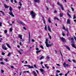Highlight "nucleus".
<instances>
[{
  "mask_svg": "<svg viewBox=\"0 0 76 76\" xmlns=\"http://www.w3.org/2000/svg\"><path fill=\"white\" fill-rule=\"evenodd\" d=\"M9 10L10 11V12H9V14L11 16H12V17H15V15L13 14V12H12V8L11 7H10Z\"/></svg>",
  "mask_w": 76,
  "mask_h": 76,
  "instance_id": "nucleus-1",
  "label": "nucleus"
},
{
  "mask_svg": "<svg viewBox=\"0 0 76 76\" xmlns=\"http://www.w3.org/2000/svg\"><path fill=\"white\" fill-rule=\"evenodd\" d=\"M30 13L31 15V16L32 18L33 19H34L35 17V16H36V13H35L33 11H31L30 12Z\"/></svg>",
  "mask_w": 76,
  "mask_h": 76,
  "instance_id": "nucleus-2",
  "label": "nucleus"
},
{
  "mask_svg": "<svg viewBox=\"0 0 76 76\" xmlns=\"http://www.w3.org/2000/svg\"><path fill=\"white\" fill-rule=\"evenodd\" d=\"M58 5V6H60L61 8V9L62 10H64V8H63V5L61 4H60L59 3V2H58L57 3Z\"/></svg>",
  "mask_w": 76,
  "mask_h": 76,
  "instance_id": "nucleus-3",
  "label": "nucleus"
},
{
  "mask_svg": "<svg viewBox=\"0 0 76 76\" xmlns=\"http://www.w3.org/2000/svg\"><path fill=\"white\" fill-rule=\"evenodd\" d=\"M46 45L47 47H51V46H52V45H53V44L52 43L50 45H49V44H48V43H47V44H46Z\"/></svg>",
  "mask_w": 76,
  "mask_h": 76,
  "instance_id": "nucleus-4",
  "label": "nucleus"
},
{
  "mask_svg": "<svg viewBox=\"0 0 76 76\" xmlns=\"http://www.w3.org/2000/svg\"><path fill=\"white\" fill-rule=\"evenodd\" d=\"M60 39H61L62 41H63V42H65V41H66V39L63 37H60Z\"/></svg>",
  "mask_w": 76,
  "mask_h": 76,
  "instance_id": "nucleus-5",
  "label": "nucleus"
},
{
  "mask_svg": "<svg viewBox=\"0 0 76 76\" xmlns=\"http://www.w3.org/2000/svg\"><path fill=\"white\" fill-rule=\"evenodd\" d=\"M2 47L3 49V50H7V48H6V46L3 45H2Z\"/></svg>",
  "mask_w": 76,
  "mask_h": 76,
  "instance_id": "nucleus-6",
  "label": "nucleus"
},
{
  "mask_svg": "<svg viewBox=\"0 0 76 76\" xmlns=\"http://www.w3.org/2000/svg\"><path fill=\"white\" fill-rule=\"evenodd\" d=\"M32 73L33 74V75L35 76H37V74L36 73V72L34 71H33L32 72Z\"/></svg>",
  "mask_w": 76,
  "mask_h": 76,
  "instance_id": "nucleus-7",
  "label": "nucleus"
},
{
  "mask_svg": "<svg viewBox=\"0 0 76 76\" xmlns=\"http://www.w3.org/2000/svg\"><path fill=\"white\" fill-rule=\"evenodd\" d=\"M63 65H64V67H66V66L67 67H69V65H68V64H66V63H64Z\"/></svg>",
  "mask_w": 76,
  "mask_h": 76,
  "instance_id": "nucleus-8",
  "label": "nucleus"
},
{
  "mask_svg": "<svg viewBox=\"0 0 76 76\" xmlns=\"http://www.w3.org/2000/svg\"><path fill=\"white\" fill-rule=\"evenodd\" d=\"M48 30L50 32H51V28L50 27V26H48Z\"/></svg>",
  "mask_w": 76,
  "mask_h": 76,
  "instance_id": "nucleus-9",
  "label": "nucleus"
},
{
  "mask_svg": "<svg viewBox=\"0 0 76 76\" xmlns=\"http://www.w3.org/2000/svg\"><path fill=\"white\" fill-rule=\"evenodd\" d=\"M28 69H33L34 68V66H31L29 65H28Z\"/></svg>",
  "mask_w": 76,
  "mask_h": 76,
  "instance_id": "nucleus-10",
  "label": "nucleus"
},
{
  "mask_svg": "<svg viewBox=\"0 0 76 76\" xmlns=\"http://www.w3.org/2000/svg\"><path fill=\"white\" fill-rule=\"evenodd\" d=\"M65 47L66 49H67V50H70V48H69L68 46L66 45Z\"/></svg>",
  "mask_w": 76,
  "mask_h": 76,
  "instance_id": "nucleus-11",
  "label": "nucleus"
},
{
  "mask_svg": "<svg viewBox=\"0 0 76 76\" xmlns=\"http://www.w3.org/2000/svg\"><path fill=\"white\" fill-rule=\"evenodd\" d=\"M4 6L6 9H8L9 7V6L6 5V4H4Z\"/></svg>",
  "mask_w": 76,
  "mask_h": 76,
  "instance_id": "nucleus-12",
  "label": "nucleus"
},
{
  "mask_svg": "<svg viewBox=\"0 0 76 76\" xmlns=\"http://www.w3.org/2000/svg\"><path fill=\"white\" fill-rule=\"evenodd\" d=\"M22 36L20 34H18V37L20 38V39H22Z\"/></svg>",
  "mask_w": 76,
  "mask_h": 76,
  "instance_id": "nucleus-13",
  "label": "nucleus"
},
{
  "mask_svg": "<svg viewBox=\"0 0 76 76\" xmlns=\"http://www.w3.org/2000/svg\"><path fill=\"white\" fill-rule=\"evenodd\" d=\"M67 23H68V24H70V21L69 19H68L67 20Z\"/></svg>",
  "mask_w": 76,
  "mask_h": 76,
  "instance_id": "nucleus-14",
  "label": "nucleus"
},
{
  "mask_svg": "<svg viewBox=\"0 0 76 76\" xmlns=\"http://www.w3.org/2000/svg\"><path fill=\"white\" fill-rule=\"evenodd\" d=\"M71 45L72 47H73L74 48H76V46H75V44H72V45Z\"/></svg>",
  "mask_w": 76,
  "mask_h": 76,
  "instance_id": "nucleus-15",
  "label": "nucleus"
},
{
  "mask_svg": "<svg viewBox=\"0 0 76 76\" xmlns=\"http://www.w3.org/2000/svg\"><path fill=\"white\" fill-rule=\"evenodd\" d=\"M34 1L35 3H37H37L39 2V0H34Z\"/></svg>",
  "mask_w": 76,
  "mask_h": 76,
  "instance_id": "nucleus-16",
  "label": "nucleus"
},
{
  "mask_svg": "<svg viewBox=\"0 0 76 76\" xmlns=\"http://www.w3.org/2000/svg\"><path fill=\"white\" fill-rule=\"evenodd\" d=\"M59 16H60V17H63V13H60L59 14Z\"/></svg>",
  "mask_w": 76,
  "mask_h": 76,
  "instance_id": "nucleus-17",
  "label": "nucleus"
},
{
  "mask_svg": "<svg viewBox=\"0 0 76 76\" xmlns=\"http://www.w3.org/2000/svg\"><path fill=\"white\" fill-rule=\"evenodd\" d=\"M7 45L8 47H9V48H11V47L7 43L6 44Z\"/></svg>",
  "mask_w": 76,
  "mask_h": 76,
  "instance_id": "nucleus-18",
  "label": "nucleus"
},
{
  "mask_svg": "<svg viewBox=\"0 0 76 76\" xmlns=\"http://www.w3.org/2000/svg\"><path fill=\"white\" fill-rule=\"evenodd\" d=\"M54 20H56V19H57L58 20H60L58 18H57L56 17H54Z\"/></svg>",
  "mask_w": 76,
  "mask_h": 76,
  "instance_id": "nucleus-19",
  "label": "nucleus"
},
{
  "mask_svg": "<svg viewBox=\"0 0 76 76\" xmlns=\"http://www.w3.org/2000/svg\"><path fill=\"white\" fill-rule=\"evenodd\" d=\"M39 70H40V71H41V72H44V69H43L42 68L40 69Z\"/></svg>",
  "mask_w": 76,
  "mask_h": 76,
  "instance_id": "nucleus-20",
  "label": "nucleus"
},
{
  "mask_svg": "<svg viewBox=\"0 0 76 76\" xmlns=\"http://www.w3.org/2000/svg\"><path fill=\"white\" fill-rule=\"evenodd\" d=\"M0 12L2 13L3 15H5V14H4V12L3 11H0Z\"/></svg>",
  "mask_w": 76,
  "mask_h": 76,
  "instance_id": "nucleus-21",
  "label": "nucleus"
},
{
  "mask_svg": "<svg viewBox=\"0 0 76 76\" xmlns=\"http://www.w3.org/2000/svg\"><path fill=\"white\" fill-rule=\"evenodd\" d=\"M44 58V57L42 56L39 58V60H42V59H43Z\"/></svg>",
  "mask_w": 76,
  "mask_h": 76,
  "instance_id": "nucleus-22",
  "label": "nucleus"
},
{
  "mask_svg": "<svg viewBox=\"0 0 76 76\" xmlns=\"http://www.w3.org/2000/svg\"><path fill=\"white\" fill-rule=\"evenodd\" d=\"M46 45L48 44V39H46V42H45Z\"/></svg>",
  "mask_w": 76,
  "mask_h": 76,
  "instance_id": "nucleus-23",
  "label": "nucleus"
},
{
  "mask_svg": "<svg viewBox=\"0 0 76 76\" xmlns=\"http://www.w3.org/2000/svg\"><path fill=\"white\" fill-rule=\"evenodd\" d=\"M45 67H46V68H47V69H49V67H48V66H47V64H45Z\"/></svg>",
  "mask_w": 76,
  "mask_h": 76,
  "instance_id": "nucleus-24",
  "label": "nucleus"
},
{
  "mask_svg": "<svg viewBox=\"0 0 76 76\" xmlns=\"http://www.w3.org/2000/svg\"><path fill=\"white\" fill-rule=\"evenodd\" d=\"M48 22H49V23H51V20H50V18H48Z\"/></svg>",
  "mask_w": 76,
  "mask_h": 76,
  "instance_id": "nucleus-25",
  "label": "nucleus"
},
{
  "mask_svg": "<svg viewBox=\"0 0 76 76\" xmlns=\"http://www.w3.org/2000/svg\"><path fill=\"white\" fill-rule=\"evenodd\" d=\"M41 52V50H38L36 51V53L37 54H38V53H40Z\"/></svg>",
  "mask_w": 76,
  "mask_h": 76,
  "instance_id": "nucleus-26",
  "label": "nucleus"
},
{
  "mask_svg": "<svg viewBox=\"0 0 76 76\" xmlns=\"http://www.w3.org/2000/svg\"><path fill=\"white\" fill-rule=\"evenodd\" d=\"M17 22L20 24H21V22L20 21H17Z\"/></svg>",
  "mask_w": 76,
  "mask_h": 76,
  "instance_id": "nucleus-27",
  "label": "nucleus"
},
{
  "mask_svg": "<svg viewBox=\"0 0 76 76\" xmlns=\"http://www.w3.org/2000/svg\"><path fill=\"white\" fill-rule=\"evenodd\" d=\"M62 26H63V29H64V30H65V27L64 26V25L63 24L62 25Z\"/></svg>",
  "mask_w": 76,
  "mask_h": 76,
  "instance_id": "nucleus-28",
  "label": "nucleus"
},
{
  "mask_svg": "<svg viewBox=\"0 0 76 76\" xmlns=\"http://www.w3.org/2000/svg\"><path fill=\"white\" fill-rule=\"evenodd\" d=\"M29 34V39H31V35H30V32H29L28 33Z\"/></svg>",
  "mask_w": 76,
  "mask_h": 76,
  "instance_id": "nucleus-29",
  "label": "nucleus"
},
{
  "mask_svg": "<svg viewBox=\"0 0 76 76\" xmlns=\"http://www.w3.org/2000/svg\"><path fill=\"white\" fill-rule=\"evenodd\" d=\"M4 32L5 34H7V30H5L4 31Z\"/></svg>",
  "mask_w": 76,
  "mask_h": 76,
  "instance_id": "nucleus-30",
  "label": "nucleus"
},
{
  "mask_svg": "<svg viewBox=\"0 0 76 76\" xmlns=\"http://www.w3.org/2000/svg\"><path fill=\"white\" fill-rule=\"evenodd\" d=\"M19 4H20V6H22V4L21 3V2H19Z\"/></svg>",
  "mask_w": 76,
  "mask_h": 76,
  "instance_id": "nucleus-31",
  "label": "nucleus"
},
{
  "mask_svg": "<svg viewBox=\"0 0 76 76\" xmlns=\"http://www.w3.org/2000/svg\"><path fill=\"white\" fill-rule=\"evenodd\" d=\"M10 54H11V53H9L8 54L7 56L8 57V56H10Z\"/></svg>",
  "mask_w": 76,
  "mask_h": 76,
  "instance_id": "nucleus-32",
  "label": "nucleus"
},
{
  "mask_svg": "<svg viewBox=\"0 0 76 76\" xmlns=\"http://www.w3.org/2000/svg\"><path fill=\"white\" fill-rule=\"evenodd\" d=\"M40 47L42 49H44V48H43V46L42 45L40 46Z\"/></svg>",
  "mask_w": 76,
  "mask_h": 76,
  "instance_id": "nucleus-33",
  "label": "nucleus"
},
{
  "mask_svg": "<svg viewBox=\"0 0 76 76\" xmlns=\"http://www.w3.org/2000/svg\"><path fill=\"white\" fill-rule=\"evenodd\" d=\"M21 24L22 25H25V23H22L21 22Z\"/></svg>",
  "mask_w": 76,
  "mask_h": 76,
  "instance_id": "nucleus-34",
  "label": "nucleus"
},
{
  "mask_svg": "<svg viewBox=\"0 0 76 76\" xmlns=\"http://www.w3.org/2000/svg\"><path fill=\"white\" fill-rule=\"evenodd\" d=\"M47 58V60H50V57L48 56Z\"/></svg>",
  "mask_w": 76,
  "mask_h": 76,
  "instance_id": "nucleus-35",
  "label": "nucleus"
},
{
  "mask_svg": "<svg viewBox=\"0 0 76 76\" xmlns=\"http://www.w3.org/2000/svg\"><path fill=\"white\" fill-rule=\"evenodd\" d=\"M0 64H3L4 65V63L3 62H1L0 63Z\"/></svg>",
  "mask_w": 76,
  "mask_h": 76,
  "instance_id": "nucleus-36",
  "label": "nucleus"
},
{
  "mask_svg": "<svg viewBox=\"0 0 76 76\" xmlns=\"http://www.w3.org/2000/svg\"><path fill=\"white\" fill-rule=\"evenodd\" d=\"M2 55H3V56H4L5 55V53H4V52H3L2 53Z\"/></svg>",
  "mask_w": 76,
  "mask_h": 76,
  "instance_id": "nucleus-37",
  "label": "nucleus"
},
{
  "mask_svg": "<svg viewBox=\"0 0 76 76\" xmlns=\"http://www.w3.org/2000/svg\"><path fill=\"white\" fill-rule=\"evenodd\" d=\"M36 50L37 51H38V50H39V48H36Z\"/></svg>",
  "mask_w": 76,
  "mask_h": 76,
  "instance_id": "nucleus-38",
  "label": "nucleus"
},
{
  "mask_svg": "<svg viewBox=\"0 0 76 76\" xmlns=\"http://www.w3.org/2000/svg\"><path fill=\"white\" fill-rule=\"evenodd\" d=\"M76 18V16H75V15H74V17H73V19H75Z\"/></svg>",
  "mask_w": 76,
  "mask_h": 76,
  "instance_id": "nucleus-39",
  "label": "nucleus"
},
{
  "mask_svg": "<svg viewBox=\"0 0 76 76\" xmlns=\"http://www.w3.org/2000/svg\"><path fill=\"white\" fill-rule=\"evenodd\" d=\"M23 28L24 29H25V30H26V28L25 27H23Z\"/></svg>",
  "mask_w": 76,
  "mask_h": 76,
  "instance_id": "nucleus-40",
  "label": "nucleus"
},
{
  "mask_svg": "<svg viewBox=\"0 0 76 76\" xmlns=\"http://www.w3.org/2000/svg\"><path fill=\"white\" fill-rule=\"evenodd\" d=\"M73 38H74V39H75V41L76 42V37L75 36H74Z\"/></svg>",
  "mask_w": 76,
  "mask_h": 76,
  "instance_id": "nucleus-41",
  "label": "nucleus"
},
{
  "mask_svg": "<svg viewBox=\"0 0 76 76\" xmlns=\"http://www.w3.org/2000/svg\"><path fill=\"white\" fill-rule=\"evenodd\" d=\"M69 31H67V36H69Z\"/></svg>",
  "mask_w": 76,
  "mask_h": 76,
  "instance_id": "nucleus-42",
  "label": "nucleus"
},
{
  "mask_svg": "<svg viewBox=\"0 0 76 76\" xmlns=\"http://www.w3.org/2000/svg\"><path fill=\"white\" fill-rule=\"evenodd\" d=\"M34 67L35 68H37V66L36 65H34Z\"/></svg>",
  "mask_w": 76,
  "mask_h": 76,
  "instance_id": "nucleus-43",
  "label": "nucleus"
},
{
  "mask_svg": "<svg viewBox=\"0 0 76 76\" xmlns=\"http://www.w3.org/2000/svg\"><path fill=\"white\" fill-rule=\"evenodd\" d=\"M71 9H72V10L73 12V11H74V9H73V8L72 7Z\"/></svg>",
  "mask_w": 76,
  "mask_h": 76,
  "instance_id": "nucleus-44",
  "label": "nucleus"
},
{
  "mask_svg": "<svg viewBox=\"0 0 76 76\" xmlns=\"http://www.w3.org/2000/svg\"><path fill=\"white\" fill-rule=\"evenodd\" d=\"M71 43L72 44H74V42H73V41H72Z\"/></svg>",
  "mask_w": 76,
  "mask_h": 76,
  "instance_id": "nucleus-45",
  "label": "nucleus"
},
{
  "mask_svg": "<svg viewBox=\"0 0 76 76\" xmlns=\"http://www.w3.org/2000/svg\"><path fill=\"white\" fill-rule=\"evenodd\" d=\"M10 32H12V28H10Z\"/></svg>",
  "mask_w": 76,
  "mask_h": 76,
  "instance_id": "nucleus-46",
  "label": "nucleus"
},
{
  "mask_svg": "<svg viewBox=\"0 0 76 76\" xmlns=\"http://www.w3.org/2000/svg\"><path fill=\"white\" fill-rule=\"evenodd\" d=\"M68 73H69V72H68L65 75V76H67V74H68Z\"/></svg>",
  "mask_w": 76,
  "mask_h": 76,
  "instance_id": "nucleus-47",
  "label": "nucleus"
},
{
  "mask_svg": "<svg viewBox=\"0 0 76 76\" xmlns=\"http://www.w3.org/2000/svg\"><path fill=\"white\" fill-rule=\"evenodd\" d=\"M36 72H37V74H39V72H38V70H36Z\"/></svg>",
  "mask_w": 76,
  "mask_h": 76,
  "instance_id": "nucleus-48",
  "label": "nucleus"
},
{
  "mask_svg": "<svg viewBox=\"0 0 76 76\" xmlns=\"http://www.w3.org/2000/svg\"><path fill=\"white\" fill-rule=\"evenodd\" d=\"M11 68H12V69H14V67H13V66H11Z\"/></svg>",
  "mask_w": 76,
  "mask_h": 76,
  "instance_id": "nucleus-49",
  "label": "nucleus"
},
{
  "mask_svg": "<svg viewBox=\"0 0 76 76\" xmlns=\"http://www.w3.org/2000/svg\"><path fill=\"white\" fill-rule=\"evenodd\" d=\"M72 61L74 63H76V61H75V60H72Z\"/></svg>",
  "mask_w": 76,
  "mask_h": 76,
  "instance_id": "nucleus-50",
  "label": "nucleus"
},
{
  "mask_svg": "<svg viewBox=\"0 0 76 76\" xmlns=\"http://www.w3.org/2000/svg\"><path fill=\"white\" fill-rule=\"evenodd\" d=\"M68 16H69V17L70 18H72V17L70 16V15H68Z\"/></svg>",
  "mask_w": 76,
  "mask_h": 76,
  "instance_id": "nucleus-51",
  "label": "nucleus"
},
{
  "mask_svg": "<svg viewBox=\"0 0 76 76\" xmlns=\"http://www.w3.org/2000/svg\"><path fill=\"white\" fill-rule=\"evenodd\" d=\"M57 73H60V71L58 70H57Z\"/></svg>",
  "mask_w": 76,
  "mask_h": 76,
  "instance_id": "nucleus-52",
  "label": "nucleus"
},
{
  "mask_svg": "<svg viewBox=\"0 0 76 76\" xmlns=\"http://www.w3.org/2000/svg\"><path fill=\"white\" fill-rule=\"evenodd\" d=\"M18 51L19 53L20 54H22V53H21V52L19 50H18Z\"/></svg>",
  "mask_w": 76,
  "mask_h": 76,
  "instance_id": "nucleus-53",
  "label": "nucleus"
},
{
  "mask_svg": "<svg viewBox=\"0 0 76 76\" xmlns=\"http://www.w3.org/2000/svg\"><path fill=\"white\" fill-rule=\"evenodd\" d=\"M1 72L2 73H3L4 72V71L3 70H1Z\"/></svg>",
  "mask_w": 76,
  "mask_h": 76,
  "instance_id": "nucleus-54",
  "label": "nucleus"
},
{
  "mask_svg": "<svg viewBox=\"0 0 76 76\" xmlns=\"http://www.w3.org/2000/svg\"><path fill=\"white\" fill-rule=\"evenodd\" d=\"M65 31H67H67H68V29H67V28H66V29H65Z\"/></svg>",
  "mask_w": 76,
  "mask_h": 76,
  "instance_id": "nucleus-55",
  "label": "nucleus"
},
{
  "mask_svg": "<svg viewBox=\"0 0 76 76\" xmlns=\"http://www.w3.org/2000/svg\"><path fill=\"white\" fill-rule=\"evenodd\" d=\"M1 25H2V23L1 22L0 23V26H1Z\"/></svg>",
  "mask_w": 76,
  "mask_h": 76,
  "instance_id": "nucleus-56",
  "label": "nucleus"
},
{
  "mask_svg": "<svg viewBox=\"0 0 76 76\" xmlns=\"http://www.w3.org/2000/svg\"><path fill=\"white\" fill-rule=\"evenodd\" d=\"M45 30H46V31H47V27H46V26H45Z\"/></svg>",
  "mask_w": 76,
  "mask_h": 76,
  "instance_id": "nucleus-57",
  "label": "nucleus"
},
{
  "mask_svg": "<svg viewBox=\"0 0 76 76\" xmlns=\"http://www.w3.org/2000/svg\"><path fill=\"white\" fill-rule=\"evenodd\" d=\"M59 75L60 76H62V75H63V74H62V73H60Z\"/></svg>",
  "mask_w": 76,
  "mask_h": 76,
  "instance_id": "nucleus-58",
  "label": "nucleus"
},
{
  "mask_svg": "<svg viewBox=\"0 0 76 76\" xmlns=\"http://www.w3.org/2000/svg\"><path fill=\"white\" fill-rule=\"evenodd\" d=\"M42 18H43V19H42L43 20V21H44L45 20H44V17H42Z\"/></svg>",
  "mask_w": 76,
  "mask_h": 76,
  "instance_id": "nucleus-59",
  "label": "nucleus"
},
{
  "mask_svg": "<svg viewBox=\"0 0 76 76\" xmlns=\"http://www.w3.org/2000/svg\"><path fill=\"white\" fill-rule=\"evenodd\" d=\"M28 65H23L24 66H27V67H28Z\"/></svg>",
  "mask_w": 76,
  "mask_h": 76,
  "instance_id": "nucleus-60",
  "label": "nucleus"
},
{
  "mask_svg": "<svg viewBox=\"0 0 76 76\" xmlns=\"http://www.w3.org/2000/svg\"><path fill=\"white\" fill-rule=\"evenodd\" d=\"M5 61H8V60H7V59H5Z\"/></svg>",
  "mask_w": 76,
  "mask_h": 76,
  "instance_id": "nucleus-61",
  "label": "nucleus"
},
{
  "mask_svg": "<svg viewBox=\"0 0 76 76\" xmlns=\"http://www.w3.org/2000/svg\"><path fill=\"white\" fill-rule=\"evenodd\" d=\"M57 11L56 10H55L54 11V13H57Z\"/></svg>",
  "mask_w": 76,
  "mask_h": 76,
  "instance_id": "nucleus-62",
  "label": "nucleus"
},
{
  "mask_svg": "<svg viewBox=\"0 0 76 76\" xmlns=\"http://www.w3.org/2000/svg\"><path fill=\"white\" fill-rule=\"evenodd\" d=\"M32 42H34L35 40L34 39H32Z\"/></svg>",
  "mask_w": 76,
  "mask_h": 76,
  "instance_id": "nucleus-63",
  "label": "nucleus"
},
{
  "mask_svg": "<svg viewBox=\"0 0 76 76\" xmlns=\"http://www.w3.org/2000/svg\"><path fill=\"white\" fill-rule=\"evenodd\" d=\"M49 37H50V39H51V36H50H50H49Z\"/></svg>",
  "mask_w": 76,
  "mask_h": 76,
  "instance_id": "nucleus-64",
  "label": "nucleus"
}]
</instances>
